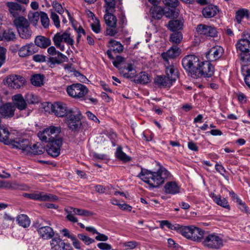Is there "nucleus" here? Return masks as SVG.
Instances as JSON below:
<instances>
[{
    "label": "nucleus",
    "instance_id": "31",
    "mask_svg": "<svg viewBox=\"0 0 250 250\" xmlns=\"http://www.w3.org/2000/svg\"><path fill=\"white\" fill-rule=\"evenodd\" d=\"M163 1L166 6L172 8L170 9V16H178L179 14V10L176 9L179 4L178 0H163Z\"/></svg>",
    "mask_w": 250,
    "mask_h": 250
},
{
    "label": "nucleus",
    "instance_id": "3",
    "mask_svg": "<svg viewBox=\"0 0 250 250\" xmlns=\"http://www.w3.org/2000/svg\"><path fill=\"white\" fill-rule=\"evenodd\" d=\"M113 65L118 69L120 73L126 78H132L136 74L133 61L126 60L121 56H117L113 62Z\"/></svg>",
    "mask_w": 250,
    "mask_h": 250
},
{
    "label": "nucleus",
    "instance_id": "26",
    "mask_svg": "<svg viewBox=\"0 0 250 250\" xmlns=\"http://www.w3.org/2000/svg\"><path fill=\"white\" fill-rule=\"evenodd\" d=\"M15 109L12 104L8 103L0 107V114L4 117H12L14 115Z\"/></svg>",
    "mask_w": 250,
    "mask_h": 250
},
{
    "label": "nucleus",
    "instance_id": "40",
    "mask_svg": "<svg viewBox=\"0 0 250 250\" xmlns=\"http://www.w3.org/2000/svg\"><path fill=\"white\" fill-rule=\"evenodd\" d=\"M183 21L179 20H173L169 21L168 28L172 31L179 30L182 28Z\"/></svg>",
    "mask_w": 250,
    "mask_h": 250
},
{
    "label": "nucleus",
    "instance_id": "46",
    "mask_svg": "<svg viewBox=\"0 0 250 250\" xmlns=\"http://www.w3.org/2000/svg\"><path fill=\"white\" fill-rule=\"evenodd\" d=\"M93 22H91L90 25L92 30L96 33H99L101 31L100 21L97 17H90Z\"/></svg>",
    "mask_w": 250,
    "mask_h": 250
},
{
    "label": "nucleus",
    "instance_id": "20",
    "mask_svg": "<svg viewBox=\"0 0 250 250\" xmlns=\"http://www.w3.org/2000/svg\"><path fill=\"white\" fill-rule=\"evenodd\" d=\"M6 82L9 87L14 89H18L24 84L25 79L21 76L13 75L7 79Z\"/></svg>",
    "mask_w": 250,
    "mask_h": 250
},
{
    "label": "nucleus",
    "instance_id": "59",
    "mask_svg": "<svg viewBox=\"0 0 250 250\" xmlns=\"http://www.w3.org/2000/svg\"><path fill=\"white\" fill-rule=\"evenodd\" d=\"M41 22L44 28H48L50 25V21L48 17H41Z\"/></svg>",
    "mask_w": 250,
    "mask_h": 250
},
{
    "label": "nucleus",
    "instance_id": "14",
    "mask_svg": "<svg viewBox=\"0 0 250 250\" xmlns=\"http://www.w3.org/2000/svg\"><path fill=\"white\" fill-rule=\"evenodd\" d=\"M47 52L52 56L57 55V57H51L48 58V62L50 65L59 64L67 62L68 60V58L65 55L59 51H57L53 46H51L47 49Z\"/></svg>",
    "mask_w": 250,
    "mask_h": 250
},
{
    "label": "nucleus",
    "instance_id": "62",
    "mask_svg": "<svg viewBox=\"0 0 250 250\" xmlns=\"http://www.w3.org/2000/svg\"><path fill=\"white\" fill-rule=\"evenodd\" d=\"M93 157L95 159L101 160H105L107 158V156L106 154H100L96 152L93 153Z\"/></svg>",
    "mask_w": 250,
    "mask_h": 250
},
{
    "label": "nucleus",
    "instance_id": "57",
    "mask_svg": "<svg viewBox=\"0 0 250 250\" xmlns=\"http://www.w3.org/2000/svg\"><path fill=\"white\" fill-rule=\"evenodd\" d=\"M138 245V243L135 241L126 242L123 244L124 246L127 247L128 249L130 250L135 249Z\"/></svg>",
    "mask_w": 250,
    "mask_h": 250
},
{
    "label": "nucleus",
    "instance_id": "33",
    "mask_svg": "<svg viewBox=\"0 0 250 250\" xmlns=\"http://www.w3.org/2000/svg\"><path fill=\"white\" fill-rule=\"evenodd\" d=\"M16 222L17 224L24 228L29 227L30 225V219L28 216L24 214H21L18 215L16 217Z\"/></svg>",
    "mask_w": 250,
    "mask_h": 250
},
{
    "label": "nucleus",
    "instance_id": "1",
    "mask_svg": "<svg viewBox=\"0 0 250 250\" xmlns=\"http://www.w3.org/2000/svg\"><path fill=\"white\" fill-rule=\"evenodd\" d=\"M171 174L165 167L161 166L156 171L142 169L137 177L148 184L149 188H157L171 177Z\"/></svg>",
    "mask_w": 250,
    "mask_h": 250
},
{
    "label": "nucleus",
    "instance_id": "23",
    "mask_svg": "<svg viewBox=\"0 0 250 250\" xmlns=\"http://www.w3.org/2000/svg\"><path fill=\"white\" fill-rule=\"evenodd\" d=\"M52 110L54 114L58 117L64 118L67 114L70 108H68L66 105L64 104L58 103L54 105H52Z\"/></svg>",
    "mask_w": 250,
    "mask_h": 250
},
{
    "label": "nucleus",
    "instance_id": "28",
    "mask_svg": "<svg viewBox=\"0 0 250 250\" xmlns=\"http://www.w3.org/2000/svg\"><path fill=\"white\" fill-rule=\"evenodd\" d=\"M210 197L217 205L224 208L229 209L230 206L228 201L226 198H222L220 195H216L214 193H211Z\"/></svg>",
    "mask_w": 250,
    "mask_h": 250
},
{
    "label": "nucleus",
    "instance_id": "21",
    "mask_svg": "<svg viewBox=\"0 0 250 250\" xmlns=\"http://www.w3.org/2000/svg\"><path fill=\"white\" fill-rule=\"evenodd\" d=\"M224 49L220 46L216 45L211 48L206 54V58L209 62H213L219 59L223 55Z\"/></svg>",
    "mask_w": 250,
    "mask_h": 250
},
{
    "label": "nucleus",
    "instance_id": "37",
    "mask_svg": "<svg viewBox=\"0 0 250 250\" xmlns=\"http://www.w3.org/2000/svg\"><path fill=\"white\" fill-rule=\"evenodd\" d=\"M202 13L203 16H216L219 14V10L217 6L210 4L203 9Z\"/></svg>",
    "mask_w": 250,
    "mask_h": 250
},
{
    "label": "nucleus",
    "instance_id": "41",
    "mask_svg": "<svg viewBox=\"0 0 250 250\" xmlns=\"http://www.w3.org/2000/svg\"><path fill=\"white\" fill-rule=\"evenodd\" d=\"M44 76L42 74H37L32 76L31 82L33 85L36 86H41L43 84Z\"/></svg>",
    "mask_w": 250,
    "mask_h": 250
},
{
    "label": "nucleus",
    "instance_id": "53",
    "mask_svg": "<svg viewBox=\"0 0 250 250\" xmlns=\"http://www.w3.org/2000/svg\"><path fill=\"white\" fill-rule=\"evenodd\" d=\"M78 238L83 241L84 243L86 245H89L95 242L94 239L90 238L89 237L83 234H79L78 235Z\"/></svg>",
    "mask_w": 250,
    "mask_h": 250
},
{
    "label": "nucleus",
    "instance_id": "61",
    "mask_svg": "<svg viewBox=\"0 0 250 250\" xmlns=\"http://www.w3.org/2000/svg\"><path fill=\"white\" fill-rule=\"evenodd\" d=\"M85 114L89 119L93 121L96 123H100L99 120L97 118V117L94 114H93L90 111H87V112H86Z\"/></svg>",
    "mask_w": 250,
    "mask_h": 250
},
{
    "label": "nucleus",
    "instance_id": "12",
    "mask_svg": "<svg viewBox=\"0 0 250 250\" xmlns=\"http://www.w3.org/2000/svg\"><path fill=\"white\" fill-rule=\"evenodd\" d=\"M22 196L30 199L41 202H53L59 199L56 195L39 191H36L31 193H24Z\"/></svg>",
    "mask_w": 250,
    "mask_h": 250
},
{
    "label": "nucleus",
    "instance_id": "2",
    "mask_svg": "<svg viewBox=\"0 0 250 250\" xmlns=\"http://www.w3.org/2000/svg\"><path fill=\"white\" fill-rule=\"evenodd\" d=\"M236 47L237 51L240 52V58L241 61V73L244 77V81L247 85L250 88V41L247 37L240 39L236 43Z\"/></svg>",
    "mask_w": 250,
    "mask_h": 250
},
{
    "label": "nucleus",
    "instance_id": "55",
    "mask_svg": "<svg viewBox=\"0 0 250 250\" xmlns=\"http://www.w3.org/2000/svg\"><path fill=\"white\" fill-rule=\"evenodd\" d=\"M96 234H97V235L95 236V239L98 241L105 242L108 240V236L103 233H100L98 231Z\"/></svg>",
    "mask_w": 250,
    "mask_h": 250
},
{
    "label": "nucleus",
    "instance_id": "63",
    "mask_svg": "<svg viewBox=\"0 0 250 250\" xmlns=\"http://www.w3.org/2000/svg\"><path fill=\"white\" fill-rule=\"evenodd\" d=\"M235 16H249V10L242 8L236 11Z\"/></svg>",
    "mask_w": 250,
    "mask_h": 250
},
{
    "label": "nucleus",
    "instance_id": "18",
    "mask_svg": "<svg viewBox=\"0 0 250 250\" xmlns=\"http://www.w3.org/2000/svg\"><path fill=\"white\" fill-rule=\"evenodd\" d=\"M62 146V139L57 138L54 141L49 143L47 145V153L53 157H56L60 154L61 147Z\"/></svg>",
    "mask_w": 250,
    "mask_h": 250
},
{
    "label": "nucleus",
    "instance_id": "38",
    "mask_svg": "<svg viewBox=\"0 0 250 250\" xmlns=\"http://www.w3.org/2000/svg\"><path fill=\"white\" fill-rule=\"evenodd\" d=\"M106 14L104 16H114L115 1L114 0H104Z\"/></svg>",
    "mask_w": 250,
    "mask_h": 250
},
{
    "label": "nucleus",
    "instance_id": "45",
    "mask_svg": "<svg viewBox=\"0 0 250 250\" xmlns=\"http://www.w3.org/2000/svg\"><path fill=\"white\" fill-rule=\"evenodd\" d=\"M183 39V35L180 32H175L171 34L170 41L173 43L177 45L180 43Z\"/></svg>",
    "mask_w": 250,
    "mask_h": 250
},
{
    "label": "nucleus",
    "instance_id": "13",
    "mask_svg": "<svg viewBox=\"0 0 250 250\" xmlns=\"http://www.w3.org/2000/svg\"><path fill=\"white\" fill-rule=\"evenodd\" d=\"M64 210L66 213V219L72 223H77L78 221V218L74 214L82 216H91L93 215V213L90 211L73 207L65 208Z\"/></svg>",
    "mask_w": 250,
    "mask_h": 250
},
{
    "label": "nucleus",
    "instance_id": "47",
    "mask_svg": "<svg viewBox=\"0 0 250 250\" xmlns=\"http://www.w3.org/2000/svg\"><path fill=\"white\" fill-rule=\"evenodd\" d=\"M150 76L145 72H141L138 76L137 81L142 84H146L149 82Z\"/></svg>",
    "mask_w": 250,
    "mask_h": 250
},
{
    "label": "nucleus",
    "instance_id": "27",
    "mask_svg": "<svg viewBox=\"0 0 250 250\" xmlns=\"http://www.w3.org/2000/svg\"><path fill=\"white\" fill-rule=\"evenodd\" d=\"M180 49L177 46H172L166 52H163L161 54L162 58L168 62V59L174 58L178 56L180 54Z\"/></svg>",
    "mask_w": 250,
    "mask_h": 250
},
{
    "label": "nucleus",
    "instance_id": "11",
    "mask_svg": "<svg viewBox=\"0 0 250 250\" xmlns=\"http://www.w3.org/2000/svg\"><path fill=\"white\" fill-rule=\"evenodd\" d=\"M185 230L184 237L193 241L202 242L204 237V230L193 225L187 226Z\"/></svg>",
    "mask_w": 250,
    "mask_h": 250
},
{
    "label": "nucleus",
    "instance_id": "64",
    "mask_svg": "<svg viewBox=\"0 0 250 250\" xmlns=\"http://www.w3.org/2000/svg\"><path fill=\"white\" fill-rule=\"evenodd\" d=\"M188 146L190 150L194 151H197L199 150V148L196 144L192 141H190L188 143Z\"/></svg>",
    "mask_w": 250,
    "mask_h": 250
},
{
    "label": "nucleus",
    "instance_id": "22",
    "mask_svg": "<svg viewBox=\"0 0 250 250\" xmlns=\"http://www.w3.org/2000/svg\"><path fill=\"white\" fill-rule=\"evenodd\" d=\"M37 52V47L33 43H31L21 47L19 50L18 54L20 57L23 58L32 55Z\"/></svg>",
    "mask_w": 250,
    "mask_h": 250
},
{
    "label": "nucleus",
    "instance_id": "30",
    "mask_svg": "<svg viewBox=\"0 0 250 250\" xmlns=\"http://www.w3.org/2000/svg\"><path fill=\"white\" fill-rule=\"evenodd\" d=\"M35 45L42 48H45L51 43V40L43 36H38L35 39Z\"/></svg>",
    "mask_w": 250,
    "mask_h": 250
},
{
    "label": "nucleus",
    "instance_id": "52",
    "mask_svg": "<svg viewBox=\"0 0 250 250\" xmlns=\"http://www.w3.org/2000/svg\"><path fill=\"white\" fill-rule=\"evenodd\" d=\"M186 227L187 226H181L178 224H171L170 228H169V229L176 231L184 236V234L185 233L184 231H185V229L186 228Z\"/></svg>",
    "mask_w": 250,
    "mask_h": 250
},
{
    "label": "nucleus",
    "instance_id": "29",
    "mask_svg": "<svg viewBox=\"0 0 250 250\" xmlns=\"http://www.w3.org/2000/svg\"><path fill=\"white\" fill-rule=\"evenodd\" d=\"M61 232L62 233L63 236L71 239V240L72 241L73 245L75 248L78 250L81 249V243L77 239L76 236L74 234L71 233L70 231L66 229H62L61 230Z\"/></svg>",
    "mask_w": 250,
    "mask_h": 250
},
{
    "label": "nucleus",
    "instance_id": "8",
    "mask_svg": "<svg viewBox=\"0 0 250 250\" xmlns=\"http://www.w3.org/2000/svg\"><path fill=\"white\" fill-rule=\"evenodd\" d=\"M88 91L85 85L78 83L69 85L66 88V92L69 96L81 101L84 99Z\"/></svg>",
    "mask_w": 250,
    "mask_h": 250
},
{
    "label": "nucleus",
    "instance_id": "35",
    "mask_svg": "<svg viewBox=\"0 0 250 250\" xmlns=\"http://www.w3.org/2000/svg\"><path fill=\"white\" fill-rule=\"evenodd\" d=\"M107 46L110 48L112 51L117 53H121L124 49V46L122 43L120 42L113 39H111L109 41Z\"/></svg>",
    "mask_w": 250,
    "mask_h": 250
},
{
    "label": "nucleus",
    "instance_id": "54",
    "mask_svg": "<svg viewBox=\"0 0 250 250\" xmlns=\"http://www.w3.org/2000/svg\"><path fill=\"white\" fill-rule=\"evenodd\" d=\"M97 246L101 250H111L112 249V246L110 244L104 242H100Z\"/></svg>",
    "mask_w": 250,
    "mask_h": 250
},
{
    "label": "nucleus",
    "instance_id": "19",
    "mask_svg": "<svg viewBox=\"0 0 250 250\" xmlns=\"http://www.w3.org/2000/svg\"><path fill=\"white\" fill-rule=\"evenodd\" d=\"M35 228L40 236L44 240H48L52 238L54 235L53 229L49 226H42L39 223L34 225Z\"/></svg>",
    "mask_w": 250,
    "mask_h": 250
},
{
    "label": "nucleus",
    "instance_id": "51",
    "mask_svg": "<svg viewBox=\"0 0 250 250\" xmlns=\"http://www.w3.org/2000/svg\"><path fill=\"white\" fill-rule=\"evenodd\" d=\"M105 21L107 26L116 28L117 24L116 17H104Z\"/></svg>",
    "mask_w": 250,
    "mask_h": 250
},
{
    "label": "nucleus",
    "instance_id": "25",
    "mask_svg": "<svg viewBox=\"0 0 250 250\" xmlns=\"http://www.w3.org/2000/svg\"><path fill=\"white\" fill-rule=\"evenodd\" d=\"M170 9L168 7H163L157 5H152L149 9V14L152 16H170L167 14Z\"/></svg>",
    "mask_w": 250,
    "mask_h": 250
},
{
    "label": "nucleus",
    "instance_id": "9",
    "mask_svg": "<svg viewBox=\"0 0 250 250\" xmlns=\"http://www.w3.org/2000/svg\"><path fill=\"white\" fill-rule=\"evenodd\" d=\"M13 105L14 108H17L20 111L22 112L20 116L21 117H27L29 115L32 110L27 108L28 103L22 94H17L12 97Z\"/></svg>",
    "mask_w": 250,
    "mask_h": 250
},
{
    "label": "nucleus",
    "instance_id": "32",
    "mask_svg": "<svg viewBox=\"0 0 250 250\" xmlns=\"http://www.w3.org/2000/svg\"><path fill=\"white\" fill-rule=\"evenodd\" d=\"M155 83L160 86L170 87L174 82L167 76H158L155 79Z\"/></svg>",
    "mask_w": 250,
    "mask_h": 250
},
{
    "label": "nucleus",
    "instance_id": "10",
    "mask_svg": "<svg viewBox=\"0 0 250 250\" xmlns=\"http://www.w3.org/2000/svg\"><path fill=\"white\" fill-rule=\"evenodd\" d=\"M61 131V128L54 126H50L45 128L42 131H40L38 133V136L42 142L50 143L57 139L59 133Z\"/></svg>",
    "mask_w": 250,
    "mask_h": 250
},
{
    "label": "nucleus",
    "instance_id": "16",
    "mask_svg": "<svg viewBox=\"0 0 250 250\" xmlns=\"http://www.w3.org/2000/svg\"><path fill=\"white\" fill-rule=\"evenodd\" d=\"M208 62L201 61L199 68L197 71V74L196 75V79L200 78L201 77H211L214 74V68L213 66Z\"/></svg>",
    "mask_w": 250,
    "mask_h": 250
},
{
    "label": "nucleus",
    "instance_id": "17",
    "mask_svg": "<svg viewBox=\"0 0 250 250\" xmlns=\"http://www.w3.org/2000/svg\"><path fill=\"white\" fill-rule=\"evenodd\" d=\"M52 40L55 45H59L60 43L63 42L66 43L67 45L72 46L74 43V40L67 31L57 33L54 36Z\"/></svg>",
    "mask_w": 250,
    "mask_h": 250
},
{
    "label": "nucleus",
    "instance_id": "39",
    "mask_svg": "<svg viewBox=\"0 0 250 250\" xmlns=\"http://www.w3.org/2000/svg\"><path fill=\"white\" fill-rule=\"evenodd\" d=\"M64 242L59 237H55L50 241L51 249L54 250H62Z\"/></svg>",
    "mask_w": 250,
    "mask_h": 250
},
{
    "label": "nucleus",
    "instance_id": "49",
    "mask_svg": "<svg viewBox=\"0 0 250 250\" xmlns=\"http://www.w3.org/2000/svg\"><path fill=\"white\" fill-rule=\"evenodd\" d=\"M27 150L29 153L33 155H40L43 153L42 148H40L36 144H34L32 146H29Z\"/></svg>",
    "mask_w": 250,
    "mask_h": 250
},
{
    "label": "nucleus",
    "instance_id": "24",
    "mask_svg": "<svg viewBox=\"0 0 250 250\" xmlns=\"http://www.w3.org/2000/svg\"><path fill=\"white\" fill-rule=\"evenodd\" d=\"M166 193L175 195L180 193V186L175 181H169L166 183L164 187Z\"/></svg>",
    "mask_w": 250,
    "mask_h": 250
},
{
    "label": "nucleus",
    "instance_id": "15",
    "mask_svg": "<svg viewBox=\"0 0 250 250\" xmlns=\"http://www.w3.org/2000/svg\"><path fill=\"white\" fill-rule=\"evenodd\" d=\"M9 132L8 130V134L6 135V138H4V140L0 141L3 142L6 145H11L13 148L21 149L22 151L27 150L30 145L28 140L21 139L17 140L9 139Z\"/></svg>",
    "mask_w": 250,
    "mask_h": 250
},
{
    "label": "nucleus",
    "instance_id": "7",
    "mask_svg": "<svg viewBox=\"0 0 250 250\" xmlns=\"http://www.w3.org/2000/svg\"><path fill=\"white\" fill-rule=\"evenodd\" d=\"M202 245L212 250H219L224 246L223 238L218 233L213 232L204 237Z\"/></svg>",
    "mask_w": 250,
    "mask_h": 250
},
{
    "label": "nucleus",
    "instance_id": "43",
    "mask_svg": "<svg viewBox=\"0 0 250 250\" xmlns=\"http://www.w3.org/2000/svg\"><path fill=\"white\" fill-rule=\"evenodd\" d=\"M20 36L23 39H29L32 36V31L29 26L17 30Z\"/></svg>",
    "mask_w": 250,
    "mask_h": 250
},
{
    "label": "nucleus",
    "instance_id": "56",
    "mask_svg": "<svg viewBox=\"0 0 250 250\" xmlns=\"http://www.w3.org/2000/svg\"><path fill=\"white\" fill-rule=\"evenodd\" d=\"M53 7L55 11L58 12L59 14L62 15L64 12V9L62 6L57 2H54L53 3Z\"/></svg>",
    "mask_w": 250,
    "mask_h": 250
},
{
    "label": "nucleus",
    "instance_id": "6",
    "mask_svg": "<svg viewBox=\"0 0 250 250\" xmlns=\"http://www.w3.org/2000/svg\"><path fill=\"white\" fill-rule=\"evenodd\" d=\"M201 62L199 58L194 55H187L182 60V65L190 76L194 78H196L197 71L201 64Z\"/></svg>",
    "mask_w": 250,
    "mask_h": 250
},
{
    "label": "nucleus",
    "instance_id": "48",
    "mask_svg": "<svg viewBox=\"0 0 250 250\" xmlns=\"http://www.w3.org/2000/svg\"><path fill=\"white\" fill-rule=\"evenodd\" d=\"M25 99L29 104H35L39 103V99L36 95L32 93H27L25 96Z\"/></svg>",
    "mask_w": 250,
    "mask_h": 250
},
{
    "label": "nucleus",
    "instance_id": "42",
    "mask_svg": "<svg viewBox=\"0 0 250 250\" xmlns=\"http://www.w3.org/2000/svg\"><path fill=\"white\" fill-rule=\"evenodd\" d=\"M7 5L9 8L10 13L13 16L18 14L19 11H21V6L17 3L9 2L7 3Z\"/></svg>",
    "mask_w": 250,
    "mask_h": 250
},
{
    "label": "nucleus",
    "instance_id": "36",
    "mask_svg": "<svg viewBox=\"0 0 250 250\" xmlns=\"http://www.w3.org/2000/svg\"><path fill=\"white\" fill-rule=\"evenodd\" d=\"M166 73L167 76L173 82H175L178 78L177 70L173 65L166 66Z\"/></svg>",
    "mask_w": 250,
    "mask_h": 250
},
{
    "label": "nucleus",
    "instance_id": "50",
    "mask_svg": "<svg viewBox=\"0 0 250 250\" xmlns=\"http://www.w3.org/2000/svg\"><path fill=\"white\" fill-rule=\"evenodd\" d=\"M2 36L3 38L7 41L13 40L16 38L14 32L11 29L4 31Z\"/></svg>",
    "mask_w": 250,
    "mask_h": 250
},
{
    "label": "nucleus",
    "instance_id": "58",
    "mask_svg": "<svg viewBox=\"0 0 250 250\" xmlns=\"http://www.w3.org/2000/svg\"><path fill=\"white\" fill-rule=\"evenodd\" d=\"M215 168L216 170L221 175L223 176L225 175V174L226 172V170L225 167L221 164H219L218 163H216L215 166Z\"/></svg>",
    "mask_w": 250,
    "mask_h": 250
},
{
    "label": "nucleus",
    "instance_id": "34",
    "mask_svg": "<svg viewBox=\"0 0 250 250\" xmlns=\"http://www.w3.org/2000/svg\"><path fill=\"white\" fill-rule=\"evenodd\" d=\"M13 22L17 30L20 28L28 27L30 25L29 22L24 17H16Z\"/></svg>",
    "mask_w": 250,
    "mask_h": 250
},
{
    "label": "nucleus",
    "instance_id": "5",
    "mask_svg": "<svg viewBox=\"0 0 250 250\" xmlns=\"http://www.w3.org/2000/svg\"><path fill=\"white\" fill-rule=\"evenodd\" d=\"M196 32L194 35V41L197 43L204 42L206 39L208 37H216L218 34V32L214 27L204 24H198L196 28Z\"/></svg>",
    "mask_w": 250,
    "mask_h": 250
},
{
    "label": "nucleus",
    "instance_id": "60",
    "mask_svg": "<svg viewBox=\"0 0 250 250\" xmlns=\"http://www.w3.org/2000/svg\"><path fill=\"white\" fill-rule=\"evenodd\" d=\"M33 60L38 62H45V56L42 55L36 54L33 56Z\"/></svg>",
    "mask_w": 250,
    "mask_h": 250
},
{
    "label": "nucleus",
    "instance_id": "44",
    "mask_svg": "<svg viewBox=\"0 0 250 250\" xmlns=\"http://www.w3.org/2000/svg\"><path fill=\"white\" fill-rule=\"evenodd\" d=\"M115 156L118 159L125 162H128L130 160V157L123 151L121 146H119L117 148L115 152Z\"/></svg>",
    "mask_w": 250,
    "mask_h": 250
},
{
    "label": "nucleus",
    "instance_id": "4",
    "mask_svg": "<svg viewBox=\"0 0 250 250\" xmlns=\"http://www.w3.org/2000/svg\"><path fill=\"white\" fill-rule=\"evenodd\" d=\"M82 113L77 108H70L64 118V122L69 129L77 132L82 126Z\"/></svg>",
    "mask_w": 250,
    "mask_h": 250
}]
</instances>
